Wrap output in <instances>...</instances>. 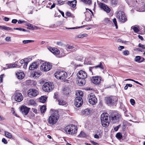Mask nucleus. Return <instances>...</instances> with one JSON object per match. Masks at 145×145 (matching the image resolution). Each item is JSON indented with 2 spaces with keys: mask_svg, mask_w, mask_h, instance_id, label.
I'll use <instances>...</instances> for the list:
<instances>
[{
  "mask_svg": "<svg viewBox=\"0 0 145 145\" xmlns=\"http://www.w3.org/2000/svg\"><path fill=\"white\" fill-rule=\"evenodd\" d=\"M108 114L106 113H103L100 117V120L102 126L105 127L108 126L110 124V119H108Z\"/></svg>",
  "mask_w": 145,
  "mask_h": 145,
  "instance_id": "nucleus-1",
  "label": "nucleus"
},
{
  "mask_svg": "<svg viewBox=\"0 0 145 145\" xmlns=\"http://www.w3.org/2000/svg\"><path fill=\"white\" fill-rule=\"evenodd\" d=\"M59 118V114L57 111L54 112L50 115L48 119V123L50 125L55 124Z\"/></svg>",
  "mask_w": 145,
  "mask_h": 145,
  "instance_id": "nucleus-2",
  "label": "nucleus"
},
{
  "mask_svg": "<svg viewBox=\"0 0 145 145\" xmlns=\"http://www.w3.org/2000/svg\"><path fill=\"white\" fill-rule=\"evenodd\" d=\"M77 128L74 125H69L67 126L64 129L63 131L66 133L71 135L76 133Z\"/></svg>",
  "mask_w": 145,
  "mask_h": 145,
  "instance_id": "nucleus-3",
  "label": "nucleus"
},
{
  "mask_svg": "<svg viewBox=\"0 0 145 145\" xmlns=\"http://www.w3.org/2000/svg\"><path fill=\"white\" fill-rule=\"evenodd\" d=\"M110 121L114 123L118 122L121 118V115L120 113L117 112H113L109 117Z\"/></svg>",
  "mask_w": 145,
  "mask_h": 145,
  "instance_id": "nucleus-4",
  "label": "nucleus"
},
{
  "mask_svg": "<svg viewBox=\"0 0 145 145\" xmlns=\"http://www.w3.org/2000/svg\"><path fill=\"white\" fill-rule=\"evenodd\" d=\"M106 102L108 105H113L118 101V99L115 96H111L105 98Z\"/></svg>",
  "mask_w": 145,
  "mask_h": 145,
  "instance_id": "nucleus-5",
  "label": "nucleus"
},
{
  "mask_svg": "<svg viewBox=\"0 0 145 145\" xmlns=\"http://www.w3.org/2000/svg\"><path fill=\"white\" fill-rule=\"evenodd\" d=\"M54 75L56 78L59 79H63L66 78L67 77V74L64 71H58L56 72Z\"/></svg>",
  "mask_w": 145,
  "mask_h": 145,
  "instance_id": "nucleus-6",
  "label": "nucleus"
},
{
  "mask_svg": "<svg viewBox=\"0 0 145 145\" xmlns=\"http://www.w3.org/2000/svg\"><path fill=\"white\" fill-rule=\"evenodd\" d=\"M116 17L119 21L122 23H124L127 20L126 16L123 12L120 11L117 13Z\"/></svg>",
  "mask_w": 145,
  "mask_h": 145,
  "instance_id": "nucleus-7",
  "label": "nucleus"
},
{
  "mask_svg": "<svg viewBox=\"0 0 145 145\" xmlns=\"http://www.w3.org/2000/svg\"><path fill=\"white\" fill-rule=\"evenodd\" d=\"M54 86L53 84L50 82L45 83L42 87L43 90L46 92L50 91L53 89Z\"/></svg>",
  "mask_w": 145,
  "mask_h": 145,
  "instance_id": "nucleus-8",
  "label": "nucleus"
},
{
  "mask_svg": "<svg viewBox=\"0 0 145 145\" xmlns=\"http://www.w3.org/2000/svg\"><path fill=\"white\" fill-rule=\"evenodd\" d=\"M52 65L48 63H44L40 67V69L42 71L46 72L49 71L52 68Z\"/></svg>",
  "mask_w": 145,
  "mask_h": 145,
  "instance_id": "nucleus-9",
  "label": "nucleus"
},
{
  "mask_svg": "<svg viewBox=\"0 0 145 145\" xmlns=\"http://www.w3.org/2000/svg\"><path fill=\"white\" fill-rule=\"evenodd\" d=\"M88 99L89 103L92 105L96 104L97 102V100L95 95L91 93L88 95Z\"/></svg>",
  "mask_w": 145,
  "mask_h": 145,
  "instance_id": "nucleus-10",
  "label": "nucleus"
},
{
  "mask_svg": "<svg viewBox=\"0 0 145 145\" xmlns=\"http://www.w3.org/2000/svg\"><path fill=\"white\" fill-rule=\"evenodd\" d=\"M39 93L38 91L34 89H31L28 91L27 95L30 97H36Z\"/></svg>",
  "mask_w": 145,
  "mask_h": 145,
  "instance_id": "nucleus-11",
  "label": "nucleus"
},
{
  "mask_svg": "<svg viewBox=\"0 0 145 145\" xmlns=\"http://www.w3.org/2000/svg\"><path fill=\"white\" fill-rule=\"evenodd\" d=\"M83 100L81 97H77L74 100V105L77 107H79L82 106L83 104Z\"/></svg>",
  "mask_w": 145,
  "mask_h": 145,
  "instance_id": "nucleus-12",
  "label": "nucleus"
},
{
  "mask_svg": "<svg viewBox=\"0 0 145 145\" xmlns=\"http://www.w3.org/2000/svg\"><path fill=\"white\" fill-rule=\"evenodd\" d=\"M14 99L18 102L21 101L23 99V97L21 93L16 92L14 94Z\"/></svg>",
  "mask_w": 145,
  "mask_h": 145,
  "instance_id": "nucleus-13",
  "label": "nucleus"
},
{
  "mask_svg": "<svg viewBox=\"0 0 145 145\" xmlns=\"http://www.w3.org/2000/svg\"><path fill=\"white\" fill-rule=\"evenodd\" d=\"M78 78L85 79L87 77L86 72L83 71H80L77 74Z\"/></svg>",
  "mask_w": 145,
  "mask_h": 145,
  "instance_id": "nucleus-14",
  "label": "nucleus"
},
{
  "mask_svg": "<svg viewBox=\"0 0 145 145\" xmlns=\"http://www.w3.org/2000/svg\"><path fill=\"white\" fill-rule=\"evenodd\" d=\"M91 81L93 84H98L101 82V77L98 76L93 77L92 78Z\"/></svg>",
  "mask_w": 145,
  "mask_h": 145,
  "instance_id": "nucleus-15",
  "label": "nucleus"
},
{
  "mask_svg": "<svg viewBox=\"0 0 145 145\" xmlns=\"http://www.w3.org/2000/svg\"><path fill=\"white\" fill-rule=\"evenodd\" d=\"M21 111L24 115H26L29 111V108L25 106H22L20 109Z\"/></svg>",
  "mask_w": 145,
  "mask_h": 145,
  "instance_id": "nucleus-16",
  "label": "nucleus"
},
{
  "mask_svg": "<svg viewBox=\"0 0 145 145\" xmlns=\"http://www.w3.org/2000/svg\"><path fill=\"white\" fill-rule=\"evenodd\" d=\"M100 7L102 8L105 11L107 12H109L110 11V8L106 5L102 3H101L99 4Z\"/></svg>",
  "mask_w": 145,
  "mask_h": 145,
  "instance_id": "nucleus-17",
  "label": "nucleus"
},
{
  "mask_svg": "<svg viewBox=\"0 0 145 145\" xmlns=\"http://www.w3.org/2000/svg\"><path fill=\"white\" fill-rule=\"evenodd\" d=\"M66 49L68 51L73 52L76 50L77 48L76 46L68 45L66 46Z\"/></svg>",
  "mask_w": 145,
  "mask_h": 145,
  "instance_id": "nucleus-18",
  "label": "nucleus"
},
{
  "mask_svg": "<svg viewBox=\"0 0 145 145\" xmlns=\"http://www.w3.org/2000/svg\"><path fill=\"white\" fill-rule=\"evenodd\" d=\"M49 49L50 51L54 55H57L60 53L59 50L57 48L50 47Z\"/></svg>",
  "mask_w": 145,
  "mask_h": 145,
  "instance_id": "nucleus-19",
  "label": "nucleus"
},
{
  "mask_svg": "<svg viewBox=\"0 0 145 145\" xmlns=\"http://www.w3.org/2000/svg\"><path fill=\"white\" fill-rule=\"evenodd\" d=\"M77 84L80 86H83L85 84L86 81L85 79L78 78L77 79Z\"/></svg>",
  "mask_w": 145,
  "mask_h": 145,
  "instance_id": "nucleus-20",
  "label": "nucleus"
},
{
  "mask_svg": "<svg viewBox=\"0 0 145 145\" xmlns=\"http://www.w3.org/2000/svg\"><path fill=\"white\" fill-rule=\"evenodd\" d=\"M135 9L137 11L139 12L145 11L144 5L140 7V5H138L137 6Z\"/></svg>",
  "mask_w": 145,
  "mask_h": 145,
  "instance_id": "nucleus-21",
  "label": "nucleus"
},
{
  "mask_svg": "<svg viewBox=\"0 0 145 145\" xmlns=\"http://www.w3.org/2000/svg\"><path fill=\"white\" fill-rule=\"evenodd\" d=\"M38 65L37 63L34 62L30 65L29 67V69L30 70H33L35 69H36L38 67Z\"/></svg>",
  "mask_w": 145,
  "mask_h": 145,
  "instance_id": "nucleus-22",
  "label": "nucleus"
},
{
  "mask_svg": "<svg viewBox=\"0 0 145 145\" xmlns=\"http://www.w3.org/2000/svg\"><path fill=\"white\" fill-rule=\"evenodd\" d=\"M16 75L19 79H22L24 78L25 74L23 72H18L16 73Z\"/></svg>",
  "mask_w": 145,
  "mask_h": 145,
  "instance_id": "nucleus-23",
  "label": "nucleus"
},
{
  "mask_svg": "<svg viewBox=\"0 0 145 145\" xmlns=\"http://www.w3.org/2000/svg\"><path fill=\"white\" fill-rule=\"evenodd\" d=\"M41 75V72L39 71L34 72L33 73V76L35 78H37L40 77Z\"/></svg>",
  "mask_w": 145,
  "mask_h": 145,
  "instance_id": "nucleus-24",
  "label": "nucleus"
},
{
  "mask_svg": "<svg viewBox=\"0 0 145 145\" xmlns=\"http://www.w3.org/2000/svg\"><path fill=\"white\" fill-rule=\"evenodd\" d=\"M76 0H74L72 1H69L67 3L70 6L74 8L76 5Z\"/></svg>",
  "mask_w": 145,
  "mask_h": 145,
  "instance_id": "nucleus-25",
  "label": "nucleus"
},
{
  "mask_svg": "<svg viewBox=\"0 0 145 145\" xmlns=\"http://www.w3.org/2000/svg\"><path fill=\"white\" fill-rule=\"evenodd\" d=\"M18 65L16 64H6L5 66L8 68H12L15 67L17 66Z\"/></svg>",
  "mask_w": 145,
  "mask_h": 145,
  "instance_id": "nucleus-26",
  "label": "nucleus"
},
{
  "mask_svg": "<svg viewBox=\"0 0 145 145\" xmlns=\"http://www.w3.org/2000/svg\"><path fill=\"white\" fill-rule=\"evenodd\" d=\"M28 105L35 106L36 105L35 102L33 100L31 99L27 102Z\"/></svg>",
  "mask_w": 145,
  "mask_h": 145,
  "instance_id": "nucleus-27",
  "label": "nucleus"
},
{
  "mask_svg": "<svg viewBox=\"0 0 145 145\" xmlns=\"http://www.w3.org/2000/svg\"><path fill=\"white\" fill-rule=\"evenodd\" d=\"M94 67H95V68H99L101 69H103V65H102L101 63H100V64L95 66V67H91L89 68V70L91 71L92 70V69H93Z\"/></svg>",
  "mask_w": 145,
  "mask_h": 145,
  "instance_id": "nucleus-28",
  "label": "nucleus"
},
{
  "mask_svg": "<svg viewBox=\"0 0 145 145\" xmlns=\"http://www.w3.org/2000/svg\"><path fill=\"white\" fill-rule=\"evenodd\" d=\"M5 136L9 138H11L12 137L11 134L8 131H5Z\"/></svg>",
  "mask_w": 145,
  "mask_h": 145,
  "instance_id": "nucleus-29",
  "label": "nucleus"
},
{
  "mask_svg": "<svg viewBox=\"0 0 145 145\" xmlns=\"http://www.w3.org/2000/svg\"><path fill=\"white\" fill-rule=\"evenodd\" d=\"M58 104L60 105H63L66 104V102L64 101L62 99H58Z\"/></svg>",
  "mask_w": 145,
  "mask_h": 145,
  "instance_id": "nucleus-30",
  "label": "nucleus"
},
{
  "mask_svg": "<svg viewBox=\"0 0 145 145\" xmlns=\"http://www.w3.org/2000/svg\"><path fill=\"white\" fill-rule=\"evenodd\" d=\"M0 29H4L5 30L7 31H8L10 30H12V28H10L9 27H8L7 26H0Z\"/></svg>",
  "mask_w": 145,
  "mask_h": 145,
  "instance_id": "nucleus-31",
  "label": "nucleus"
},
{
  "mask_svg": "<svg viewBox=\"0 0 145 145\" xmlns=\"http://www.w3.org/2000/svg\"><path fill=\"white\" fill-rule=\"evenodd\" d=\"M46 98L44 96H41L39 99L40 101L42 103H44L46 101Z\"/></svg>",
  "mask_w": 145,
  "mask_h": 145,
  "instance_id": "nucleus-32",
  "label": "nucleus"
},
{
  "mask_svg": "<svg viewBox=\"0 0 145 145\" xmlns=\"http://www.w3.org/2000/svg\"><path fill=\"white\" fill-rule=\"evenodd\" d=\"M88 35L87 34L84 33L78 35L76 38H82L84 37H86Z\"/></svg>",
  "mask_w": 145,
  "mask_h": 145,
  "instance_id": "nucleus-33",
  "label": "nucleus"
},
{
  "mask_svg": "<svg viewBox=\"0 0 145 145\" xmlns=\"http://www.w3.org/2000/svg\"><path fill=\"white\" fill-rule=\"evenodd\" d=\"M40 110L42 113H44L46 110V107L45 106H42L40 107Z\"/></svg>",
  "mask_w": 145,
  "mask_h": 145,
  "instance_id": "nucleus-34",
  "label": "nucleus"
},
{
  "mask_svg": "<svg viewBox=\"0 0 145 145\" xmlns=\"http://www.w3.org/2000/svg\"><path fill=\"white\" fill-rule=\"evenodd\" d=\"M85 4L88 5H91L92 3L91 0H82Z\"/></svg>",
  "mask_w": 145,
  "mask_h": 145,
  "instance_id": "nucleus-35",
  "label": "nucleus"
},
{
  "mask_svg": "<svg viewBox=\"0 0 145 145\" xmlns=\"http://www.w3.org/2000/svg\"><path fill=\"white\" fill-rule=\"evenodd\" d=\"M141 57L140 56H136L135 59V61L138 62V63H141Z\"/></svg>",
  "mask_w": 145,
  "mask_h": 145,
  "instance_id": "nucleus-36",
  "label": "nucleus"
},
{
  "mask_svg": "<svg viewBox=\"0 0 145 145\" xmlns=\"http://www.w3.org/2000/svg\"><path fill=\"white\" fill-rule=\"evenodd\" d=\"M116 137L118 139H120L122 138V135L121 133H118L116 134Z\"/></svg>",
  "mask_w": 145,
  "mask_h": 145,
  "instance_id": "nucleus-37",
  "label": "nucleus"
},
{
  "mask_svg": "<svg viewBox=\"0 0 145 145\" xmlns=\"http://www.w3.org/2000/svg\"><path fill=\"white\" fill-rule=\"evenodd\" d=\"M104 22L106 24H110L111 22V21L109 18H105L104 20Z\"/></svg>",
  "mask_w": 145,
  "mask_h": 145,
  "instance_id": "nucleus-38",
  "label": "nucleus"
},
{
  "mask_svg": "<svg viewBox=\"0 0 145 145\" xmlns=\"http://www.w3.org/2000/svg\"><path fill=\"white\" fill-rule=\"evenodd\" d=\"M25 63L28 64L29 62L31 61L32 60L31 58L30 57L24 58V59Z\"/></svg>",
  "mask_w": 145,
  "mask_h": 145,
  "instance_id": "nucleus-39",
  "label": "nucleus"
},
{
  "mask_svg": "<svg viewBox=\"0 0 145 145\" xmlns=\"http://www.w3.org/2000/svg\"><path fill=\"white\" fill-rule=\"evenodd\" d=\"M63 91L64 93L66 95H67L69 94L70 90L69 88H65Z\"/></svg>",
  "mask_w": 145,
  "mask_h": 145,
  "instance_id": "nucleus-40",
  "label": "nucleus"
},
{
  "mask_svg": "<svg viewBox=\"0 0 145 145\" xmlns=\"http://www.w3.org/2000/svg\"><path fill=\"white\" fill-rule=\"evenodd\" d=\"M82 113L84 114L88 115L89 114L90 112L88 109H86L84 111H82Z\"/></svg>",
  "mask_w": 145,
  "mask_h": 145,
  "instance_id": "nucleus-41",
  "label": "nucleus"
},
{
  "mask_svg": "<svg viewBox=\"0 0 145 145\" xmlns=\"http://www.w3.org/2000/svg\"><path fill=\"white\" fill-rule=\"evenodd\" d=\"M34 42V40H24L22 42L24 44H26L30 42Z\"/></svg>",
  "mask_w": 145,
  "mask_h": 145,
  "instance_id": "nucleus-42",
  "label": "nucleus"
},
{
  "mask_svg": "<svg viewBox=\"0 0 145 145\" xmlns=\"http://www.w3.org/2000/svg\"><path fill=\"white\" fill-rule=\"evenodd\" d=\"M83 94L82 91L80 90L78 91V93H77V95L78 96V97H81V98L83 96Z\"/></svg>",
  "mask_w": 145,
  "mask_h": 145,
  "instance_id": "nucleus-43",
  "label": "nucleus"
},
{
  "mask_svg": "<svg viewBox=\"0 0 145 145\" xmlns=\"http://www.w3.org/2000/svg\"><path fill=\"white\" fill-rule=\"evenodd\" d=\"M86 136V135L85 133L82 131H81L80 134L78 135V137H85Z\"/></svg>",
  "mask_w": 145,
  "mask_h": 145,
  "instance_id": "nucleus-44",
  "label": "nucleus"
},
{
  "mask_svg": "<svg viewBox=\"0 0 145 145\" xmlns=\"http://www.w3.org/2000/svg\"><path fill=\"white\" fill-rule=\"evenodd\" d=\"M131 28L133 29L134 31L136 33H137L139 31V30L138 28L136 27H132Z\"/></svg>",
  "mask_w": 145,
  "mask_h": 145,
  "instance_id": "nucleus-45",
  "label": "nucleus"
},
{
  "mask_svg": "<svg viewBox=\"0 0 145 145\" xmlns=\"http://www.w3.org/2000/svg\"><path fill=\"white\" fill-rule=\"evenodd\" d=\"M113 22L115 25L116 29H118V26L117 24V22L116 20V19L115 18H114L113 20Z\"/></svg>",
  "mask_w": 145,
  "mask_h": 145,
  "instance_id": "nucleus-46",
  "label": "nucleus"
},
{
  "mask_svg": "<svg viewBox=\"0 0 145 145\" xmlns=\"http://www.w3.org/2000/svg\"><path fill=\"white\" fill-rule=\"evenodd\" d=\"M110 1L112 5H115L118 3V1L117 0H110Z\"/></svg>",
  "mask_w": 145,
  "mask_h": 145,
  "instance_id": "nucleus-47",
  "label": "nucleus"
},
{
  "mask_svg": "<svg viewBox=\"0 0 145 145\" xmlns=\"http://www.w3.org/2000/svg\"><path fill=\"white\" fill-rule=\"evenodd\" d=\"M14 30H17L20 31H26V30L25 29L21 28H14Z\"/></svg>",
  "mask_w": 145,
  "mask_h": 145,
  "instance_id": "nucleus-48",
  "label": "nucleus"
},
{
  "mask_svg": "<svg viewBox=\"0 0 145 145\" xmlns=\"http://www.w3.org/2000/svg\"><path fill=\"white\" fill-rule=\"evenodd\" d=\"M85 26V25H83L81 27H71V28H67L66 27V29H76L78 28H82Z\"/></svg>",
  "mask_w": 145,
  "mask_h": 145,
  "instance_id": "nucleus-49",
  "label": "nucleus"
},
{
  "mask_svg": "<svg viewBox=\"0 0 145 145\" xmlns=\"http://www.w3.org/2000/svg\"><path fill=\"white\" fill-rule=\"evenodd\" d=\"M123 54L125 56L128 55L129 54V52L127 50L123 51Z\"/></svg>",
  "mask_w": 145,
  "mask_h": 145,
  "instance_id": "nucleus-50",
  "label": "nucleus"
},
{
  "mask_svg": "<svg viewBox=\"0 0 145 145\" xmlns=\"http://www.w3.org/2000/svg\"><path fill=\"white\" fill-rule=\"evenodd\" d=\"M120 126L121 125H119L117 127H114V129L115 131H117L118 130L119 127H120Z\"/></svg>",
  "mask_w": 145,
  "mask_h": 145,
  "instance_id": "nucleus-51",
  "label": "nucleus"
},
{
  "mask_svg": "<svg viewBox=\"0 0 145 145\" xmlns=\"http://www.w3.org/2000/svg\"><path fill=\"white\" fill-rule=\"evenodd\" d=\"M130 102H131V104L133 105H134L135 103V100H134V99H131L130 100Z\"/></svg>",
  "mask_w": 145,
  "mask_h": 145,
  "instance_id": "nucleus-52",
  "label": "nucleus"
},
{
  "mask_svg": "<svg viewBox=\"0 0 145 145\" xmlns=\"http://www.w3.org/2000/svg\"><path fill=\"white\" fill-rule=\"evenodd\" d=\"M5 40L7 42H9L11 40V38L9 37H7L5 39Z\"/></svg>",
  "mask_w": 145,
  "mask_h": 145,
  "instance_id": "nucleus-53",
  "label": "nucleus"
},
{
  "mask_svg": "<svg viewBox=\"0 0 145 145\" xmlns=\"http://www.w3.org/2000/svg\"><path fill=\"white\" fill-rule=\"evenodd\" d=\"M139 47L145 49V45H144L142 44L139 43L138 45Z\"/></svg>",
  "mask_w": 145,
  "mask_h": 145,
  "instance_id": "nucleus-54",
  "label": "nucleus"
},
{
  "mask_svg": "<svg viewBox=\"0 0 145 145\" xmlns=\"http://www.w3.org/2000/svg\"><path fill=\"white\" fill-rule=\"evenodd\" d=\"M2 141L5 144H7L8 142L4 138H3L2 139Z\"/></svg>",
  "mask_w": 145,
  "mask_h": 145,
  "instance_id": "nucleus-55",
  "label": "nucleus"
},
{
  "mask_svg": "<svg viewBox=\"0 0 145 145\" xmlns=\"http://www.w3.org/2000/svg\"><path fill=\"white\" fill-rule=\"evenodd\" d=\"M4 75V74H2L0 76V81L1 82H3V76Z\"/></svg>",
  "mask_w": 145,
  "mask_h": 145,
  "instance_id": "nucleus-56",
  "label": "nucleus"
},
{
  "mask_svg": "<svg viewBox=\"0 0 145 145\" xmlns=\"http://www.w3.org/2000/svg\"><path fill=\"white\" fill-rule=\"evenodd\" d=\"M31 110L33 112L35 113L36 114L37 113V110L35 108H32Z\"/></svg>",
  "mask_w": 145,
  "mask_h": 145,
  "instance_id": "nucleus-57",
  "label": "nucleus"
},
{
  "mask_svg": "<svg viewBox=\"0 0 145 145\" xmlns=\"http://www.w3.org/2000/svg\"><path fill=\"white\" fill-rule=\"evenodd\" d=\"M66 15L68 17L70 16L71 15V14L69 12H67L66 13Z\"/></svg>",
  "mask_w": 145,
  "mask_h": 145,
  "instance_id": "nucleus-58",
  "label": "nucleus"
},
{
  "mask_svg": "<svg viewBox=\"0 0 145 145\" xmlns=\"http://www.w3.org/2000/svg\"><path fill=\"white\" fill-rule=\"evenodd\" d=\"M17 21H18L16 19H13L12 20V22L14 24H16Z\"/></svg>",
  "mask_w": 145,
  "mask_h": 145,
  "instance_id": "nucleus-59",
  "label": "nucleus"
},
{
  "mask_svg": "<svg viewBox=\"0 0 145 145\" xmlns=\"http://www.w3.org/2000/svg\"><path fill=\"white\" fill-rule=\"evenodd\" d=\"M124 48V47L123 46H120L118 48V50H121L122 49Z\"/></svg>",
  "mask_w": 145,
  "mask_h": 145,
  "instance_id": "nucleus-60",
  "label": "nucleus"
},
{
  "mask_svg": "<svg viewBox=\"0 0 145 145\" xmlns=\"http://www.w3.org/2000/svg\"><path fill=\"white\" fill-rule=\"evenodd\" d=\"M55 3H54L51 6V7L50 8V9H52L53 8H54L55 7Z\"/></svg>",
  "mask_w": 145,
  "mask_h": 145,
  "instance_id": "nucleus-61",
  "label": "nucleus"
},
{
  "mask_svg": "<svg viewBox=\"0 0 145 145\" xmlns=\"http://www.w3.org/2000/svg\"><path fill=\"white\" fill-rule=\"evenodd\" d=\"M20 63L21 64H22L25 63L24 59L21 60L20 61Z\"/></svg>",
  "mask_w": 145,
  "mask_h": 145,
  "instance_id": "nucleus-62",
  "label": "nucleus"
},
{
  "mask_svg": "<svg viewBox=\"0 0 145 145\" xmlns=\"http://www.w3.org/2000/svg\"><path fill=\"white\" fill-rule=\"evenodd\" d=\"M25 22V21H21V20H19L18 21V23L19 24H22L23 23H24V22Z\"/></svg>",
  "mask_w": 145,
  "mask_h": 145,
  "instance_id": "nucleus-63",
  "label": "nucleus"
},
{
  "mask_svg": "<svg viewBox=\"0 0 145 145\" xmlns=\"http://www.w3.org/2000/svg\"><path fill=\"white\" fill-rule=\"evenodd\" d=\"M57 2H58V4L60 5H62L63 3V2H61V1L59 0H58Z\"/></svg>",
  "mask_w": 145,
  "mask_h": 145,
  "instance_id": "nucleus-64",
  "label": "nucleus"
}]
</instances>
